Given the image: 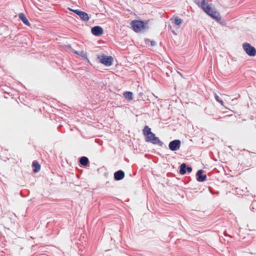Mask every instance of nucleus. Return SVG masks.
I'll use <instances>...</instances> for the list:
<instances>
[{"label":"nucleus","instance_id":"f257e3e1","mask_svg":"<svg viewBox=\"0 0 256 256\" xmlns=\"http://www.w3.org/2000/svg\"><path fill=\"white\" fill-rule=\"evenodd\" d=\"M200 7L206 14L216 20L220 21L221 20V16L219 12L215 8H212L208 2L202 0L200 4Z\"/></svg>","mask_w":256,"mask_h":256},{"label":"nucleus","instance_id":"f03ea898","mask_svg":"<svg viewBox=\"0 0 256 256\" xmlns=\"http://www.w3.org/2000/svg\"><path fill=\"white\" fill-rule=\"evenodd\" d=\"M131 26L134 30L138 32L146 29L147 27V24L142 20H134L131 22Z\"/></svg>","mask_w":256,"mask_h":256},{"label":"nucleus","instance_id":"7ed1b4c3","mask_svg":"<svg viewBox=\"0 0 256 256\" xmlns=\"http://www.w3.org/2000/svg\"><path fill=\"white\" fill-rule=\"evenodd\" d=\"M142 134L146 136V141L152 144L153 142L152 140L156 136L152 132L150 128L148 126H146L142 130Z\"/></svg>","mask_w":256,"mask_h":256},{"label":"nucleus","instance_id":"20e7f679","mask_svg":"<svg viewBox=\"0 0 256 256\" xmlns=\"http://www.w3.org/2000/svg\"><path fill=\"white\" fill-rule=\"evenodd\" d=\"M100 62L106 66H110L112 64L113 58L111 56H107L102 54L98 56Z\"/></svg>","mask_w":256,"mask_h":256},{"label":"nucleus","instance_id":"39448f33","mask_svg":"<svg viewBox=\"0 0 256 256\" xmlns=\"http://www.w3.org/2000/svg\"><path fill=\"white\" fill-rule=\"evenodd\" d=\"M243 48L246 52L250 56H254L256 55V48L248 43L243 44Z\"/></svg>","mask_w":256,"mask_h":256},{"label":"nucleus","instance_id":"423d86ee","mask_svg":"<svg viewBox=\"0 0 256 256\" xmlns=\"http://www.w3.org/2000/svg\"><path fill=\"white\" fill-rule=\"evenodd\" d=\"M181 142L179 140H173L169 143L168 148L172 151H176L180 149Z\"/></svg>","mask_w":256,"mask_h":256},{"label":"nucleus","instance_id":"0eeeda50","mask_svg":"<svg viewBox=\"0 0 256 256\" xmlns=\"http://www.w3.org/2000/svg\"><path fill=\"white\" fill-rule=\"evenodd\" d=\"M92 33L95 36H99L103 33V29L100 26H94L92 28Z\"/></svg>","mask_w":256,"mask_h":256},{"label":"nucleus","instance_id":"6e6552de","mask_svg":"<svg viewBox=\"0 0 256 256\" xmlns=\"http://www.w3.org/2000/svg\"><path fill=\"white\" fill-rule=\"evenodd\" d=\"M124 172L122 170H118L114 173V179L116 180H120L124 177Z\"/></svg>","mask_w":256,"mask_h":256},{"label":"nucleus","instance_id":"1a4fd4ad","mask_svg":"<svg viewBox=\"0 0 256 256\" xmlns=\"http://www.w3.org/2000/svg\"><path fill=\"white\" fill-rule=\"evenodd\" d=\"M204 170H198L196 172V180L198 182H202L206 180V174H202Z\"/></svg>","mask_w":256,"mask_h":256},{"label":"nucleus","instance_id":"9d476101","mask_svg":"<svg viewBox=\"0 0 256 256\" xmlns=\"http://www.w3.org/2000/svg\"><path fill=\"white\" fill-rule=\"evenodd\" d=\"M19 18L22 20L23 23L26 26H29L30 25V23L28 20L26 18L25 14L24 13H20L18 14Z\"/></svg>","mask_w":256,"mask_h":256},{"label":"nucleus","instance_id":"9b49d317","mask_svg":"<svg viewBox=\"0 0 256 256\" xmlns=\"http://www.w3.org/2000/svg\"><path fill=\"white\" fill-rule=\"evenodd\" d=\"M88 162V158L86 156H82L80 158V163L83 166H86Z\"/></svg>","mask_w":256,"mask_h":256},{"label":"nucleus","instance_id":"f8f14e48","mask_svg":"<svg viewBox=\"0 0 256 256\" xmlns=\"http://www.w3.org/2000/svg\"><path fill=\"white\" fill-rule=\"evenodd\" d=\"M186 168L187 165L185 163L181 164L180 167V174L182 175L186 174Z\"/></svg>","mask_w":256,"mask_h":256},{"label":"nucleus","instance_id":"ddd939ff","mask_svg":"<svg viewBox=\"0 0 256 256\" xmlns=\"http://www.w3.org/2000/svg\"><path fill=\"white\" fill-rule=\"evenodd\" d=\"M78 16L82 20L86 22L90 18L88 14L84 12H82Z\"/></svg>","mask_w":256,"mask_h":256},{"label":"nucleus","instance_id":"4468645a","mask_svg":"<svg viewBox=\"0 0 256 256\" xmlns=\"http://www.w3.org/2000/svg\"><path fill=\"white\" fill-rule=\"evenodd\" d=\"M123 96L128 100H133V93L131 92H124Z\"/></svg>","mask_w":256,"mask_h":256},{"label":"nucleus","instance_id":"2eb2a0df","mask_svg":"<svg viewBox=\"0 0 256 256\" xmlns=\"http://www.w3.org/2000/svg\"><path fill=\"white\" fill-rule=\"evenodd\" d=\"M32 166L33 167H34V172H38L40 171V166L36 161H34L32 162Z\"/></svg>","mask_w":256,"mask_h":256},{"label":"nucleus","instance_id":"dca6fc26","mask_svg":"<svg viewBox=\"0 0 256 256\" xmlns=\"http://www.w3.org/2000/svg\"><path fill=\"white\" fill-rule=\"evenodd\" d=\"M152 140V144H158L160 146H162L164 143L160 140L158 137H156V136L155 137L153 138Z\"/></svg>","mask_w":256,"mask_h":256},{"label":"nucleus","instance_id":"f3484780","mask_svg":"<svg viewBox=\"0 0 256 256\" xmlns=\"http://www.w3.org/2000/svg\"><path fill=\"white\" fill-rule=\"evenodd\" d=\"M74 53L76 54H78V55L81 56L82 57L84 58H86V54L84 51H80V52L75 51Z\"/></svg>","mask_w":256,"mask_h":256},{"label":"nucleus","instance_id":"a211bd4d","mask_svg":"<svg viewBox=\"0 0 256 256\" xmlns=\"http://www.w3.org/2000/svg\"><path fill=\"white\" fill-rule=\"evenodd\" d=\"M176 25L179 26L182 23V20L178 17H176L174 20Z\"/></svg>","mask_w":256,"mask_h":256},{"label":"nucleus","instance_id":"6ab92c4d","mask_svg":"<svg viewBox=\"0 0 256 256\" xmlns=\"http://www.w3.org/2000/svg\"><path fill=\"white\" fill-rule=\"evenodd\" d=\"M214 97H215V99L218 102H220L222 105H223V101L220 99V98L218 95H216V94Z\"/></svg>","mask_w":256,"mask_h":256},{"label":"nucleus","instance_id":"aec40b11","mask_svg":"<svg viewBox=\"0 0 256 256\" xmlns=\"http://www.w3.org/2000/svg\"><path fill=\"white\" fill-rule=\"evenodd\" d=\"M70 10L74 12L75 14H76L77 15L79 16L80 14L81 13V12L82 11H80L78 10H72V9H70Z\"/></svg>","mask_w":256,"mask_h":256},{"label":"nucleus","instance_id":"412c9836","mask_svg":"<svg viewBox=\"0 0 256 256\" xmlns=\"http://www.w3.org/2000/svg\"><path fill=\"white\" fill-rule=\"evenodd\" d=\"M192 168L187 166L186 172H188V173H190L192 172Z\"/></svg>","mask_w":256,"mask_h":256},{"label":"nucleus","instance_id":"4be33fe9","mask_svg":"<svg viewBox=\"0 0 256 256\" xmlns=\"http://www.w3.org/2000/svg\"><path fill=\"white\" fill-rule=\"evenodd\" d=\"M150 42V46H155L156 44V42L154 40H152Z\"/></svg>","mask_w":256,"mask_h":256}]
</instances>
